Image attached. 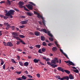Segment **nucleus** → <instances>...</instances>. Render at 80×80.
<instances>
[{"instance_id":"9","label":"nucleus","mask_w":80,"mask_h":80,"mask_svg":"<svg viewBox=\"0 0 80 80\" xmlns=\"http://www.w3.org/2000/svg\"><path fill=\"white\" fill-rule=\"evenodd\" d=\"M12 37L14 38H16V37H17V33L15 32H13L12 33Z\"/></svg>"},{"instance_id":"18","label":"nucleus","mask_w":80,"mask_h":80,"mask_svg":"<svg viewBox=\"0 0 80 80\" xmlns=\"http://www.w3.org/2000/svg\"><path fill=\"white\" fill-rule=\"evenodd\" d=\"M51 67H52V68H55V67H57V65L56 64H52L51 65Z\"/></svg>"},{"instance_id":"62","label":"nucleus","mask_w":80,"mask_h":80,"mask_svg":"<svg viewBox=\"0 0 80 80\" xmlns=\"http://www.w3.org/2000/svg\"><path fill=\"white\" fill-rule=\"evenodd\" d=\"M3 15L0 14V17H1V18H3Z\"/></svg>"},{"instance_id":"22","label":"nucleus","mask_w":80,"mask_h":80,"mask_svg":"<svg viewBox=\"0 0 80 80\" xmlns=\"http://www.w3.org/2000/svg\"><path fill=\"white\" fill-rule=\"evenodd\" d=\"M64 72H65L66 73H68V74H69V73H70V72L69 71L66 70H64Z\"/></svg>"},{"instance_id":"8","label":"nucleus","mask_w":80,"mask_h":80,"mask_svg":"<svg viewBox=\"0 0 80 80\" xmlns=\"http://www.w3.org/2000/svg\"><path fill=\"white\" fill-rule=\"evenodd\" d=\"M60 52H62V53L66 56V57H67V58H68V56H67V54H66L65 52H63V50L62 49H60Z\"/></svg>"},{"instance_id":"30","label":"nucleus","mask_w":80,"mask_h":80,"mask_svg":"<svg viewBox=\"0 0 80 80\" xmlns=\"http://www.w3.org/2000/svg\"><path fill=\"white\" fill-rule=\"evenodd\" d=\"M20 42H21V43H22V44H23L24 45L25 44V42H24L22 40L20 39Z\"/></svg>"},{"instance_id":"48","label":"nucleus","mask_w":80,"mask_h":80,"mask_svg":"<svg viewBox=\"0 0 80 80\" xmlns=\"http://www.w3.org/2000/svg\"><path fill=\"white\" fill-rule=\"evenodd\" d=\"M11 27V28L13 30L15 29V27L14 26Z\"/></svg>"},{"instance_id":"50","label":"nucleus","mask_w":80,"mask_h":80,"mask_svg":"<svg viewBox=\"0 0 80 80\" xmlns=\"http://www.w3.org/2000/svg\"><path fill=\"white\" fill-rule=\"evenodd\" d=\"M17 58L18 60H20V56H17Z\"/></svg>"},{"instance_id":"44","label":"nucleus","mask_w":80,"mask_h":80,"mask_svg":"<svg viewBox=\"0 0 80 80\" xmlns=\"http://www.w3.org/2000/svg\"><path fill=\"white\" fill-rule=\"evenodd\" d=\"M3 43L5 46H7V43L5 42H3Z\"/></svg>"},{"instance_id":"20","label":"nucleus","mask_w":80,"mask_h":80,"mask_svg":"<svg viewBox=\"0 0 80 80\" xmlns=\"http://www.w3.org/2000/svg\"><path fill=\"white\" fill-rule=\"evenodd\" d=\"M15 73H16L17 74H18V75H19V74H20L21 73H22V71H15Z\"/></svg>"},{"instance_id":"17","label":"nucleus","mask_w":80,"mask_h":80,"mask_svg":"<svg viewBox=\"0 0 80 80\" xmlns=\"http://www.w3.org/2000/svg\"><path fill=\"white\" fill-rule=\"evenodd\" d=\"M21 78L22 80H26L27 79V77L24 75H23Z\"/></svg>"},{"instance_id":"12","label":"nucleus","mask_w":80,"mask_h":80,"mask_svg":"<svg viewBox=\"0 0 80 80\" xmlns=\"http://www.w3.org/2000/svg\"><path fill=\"white\" fill-rule=\"evenodd\" d=\"M24 4V3L23 2H19V5L20 6H21V8H23V6L22 5H23Z\"/></svg>"},{"instance_id":"39","label":"nucleus","mask_w":80,"mask_h":80,"mask_svg":"<svg viewBox=\"0 0 80 80\" xmlns=\"http://www.w3.org/2000/svg\"><path fill=\"white\" fill-rule=\"evenodd\" d=\"M70 79H73V77L72 74H70Z\"/></svg>"},{"instance_id":"33","label":"nucleus","mask_w":80,"mask_h":80,"mask_svg":"<svg viewBox=\"0 0 80 80\" xmlns=\"http://www.w3.org/2000/svg\"><path fill=\"white\" fill-rule=\"evenodd\" d=\"M42 50L43 52H45V50H46L45 48H42Z\"/></svg>"},{"instance_id":"14","label":"nucleus","mask_w":80,"mask_h":80,"mask_svg":"<svg viewBox=\"0 0 80 80\" xmlns=\"http://www.w3.org/2000/svg\"><path fill=\"white\" fill-rule=\"evenodd\" d=\"M64 62L65 63H66L67 64V65H69V66H70V61H65Z\"/></svg>"},{"instance_id":"6","label":"nucleus","mask_w":80,"mask_h":80,"mask_svg":"<svg viewBox=\"0 0 80 80\" xmlns=\"http://www.w3.org/2000/svg\"><path fill=\"white\" fill-rule=\"evenodd\" d=\"M28 22V20H26L25 21H22L21 22V23H22V24H27V22Z\"/></svg>"},{"instance_id":"58","label":"nucleus","mask_w":80,"mask_h":80,"mask_svg":"<svg viewBox=\"0 0 80 80\" xmlns=\"http://www.w3.org/2000/svg\"><path fill=\"white\" fill-rule=\"evenodd\" d=\"M4 12H5V13H7V12H8V11H7V10H4Z\"/></svg>"},{"instance_id":"23","label":"nucleus","mask_w":80,"mask_h":80,"mask_svg":"<svg viewBox=\"0 0 80 80\" xmlns=\"http://www.w3.org/2000/svg\"><path fill=\"white\" fill-rule=\"evenodd\" d=\"M7 27L6 28V30L8 29L9 28L11 27H10V25H9V24H8L7 25Z\"/></svg>"},{"instance_id":"3","label":"nucleus","mask_w":80,"mask_h":80,"mask_svg":"<svg viewBox=\"0 0 80 80\" xmlns=\"http://www.w3.org/2000/svg\"><path fill=\"white\" fill-rule=\"evenodd\" d=\"M42 31L43 32H44L45 33H47L48 32V35L49 36H50L51 37H53V35L50 33V32L48 31V32L47 31V30L45 29H42Z\"/></svg>"},{"instance_id":"57","label":"nucleus","mask_w":80,"mask_h":80,"mask_svg":"<svg viewBox=\"0 0 80 80\" xmlns=\"http://www.w3.org/2000/svg\"><path fill=\"white\" fill-rule=\"evenodd\" d=\"M29 3L32 4V5H35L34 3H33L32 2H29Z\"/></svg>"},{"instance_id":"34","label":"nucleus","mask_w":80,"mask_h":80,"mask_svg":"<svg viewBox=\"0 0 80 80\" xmlns=\"http://www.w3.org/2000/svg\"><path fill=\"white\" fill-rule=\"evenodd\" d=\"M25 26L24 25L20 26L19 27V28H23Z\"/></svg>"},{"instance_id":"29","label":"nucleus","mask_w":80,"mask_h":80,"mask_svg":"<svg viewBox=\"0 0 80 80\" xmlns=\"http://www.w3.org/2000/svg\"><path fill=\"white\" fill-rule=\"evenodd\" d=\"M73 72L75 73H78V69H75L73 70Z\"/></svg>"},{"instance_id":"63","label":"nucleus","mask_w":80,"mask_h":80,"mask_svg":"<svg viewBox=\"0 0 80 80\" xmlns=\"http://www.w3.org/2000/svg\"><path fill=\"white\" fill-rule=\"evenodd\" d=\"M29 48H30V49H31V50H32V49H33V48L32 47H29Z\"/></svg>"},{"instance_id":"16","label":"nucleus","mask_w":80,"mask_h":80,"mask_svg":"<svg viewBox=\"0 0 80 80\" xmlns=\"http://www.w3.org/2000/svg\"><path fill=\"white\" fill-rule=\"evenodd\" d=\"M35 35L38 36V35H40V32H35Z\"/></svg>"},{"instance_id":"37","label":"nucleus","mask_w":80,"mask_h":80,"mask_svg":"<svg viewBox=\"0 0 80 80\" xmlns=\"http://www.w3.org/2000/svg\"><path fill=\"white\" fill-rule=\"evenodd\" d=\"M36 75L38 78H40V74L39 73L37 74Z\"/></svg>"},{"instance_id":"1","label":"nucleus","mask_w":80,"mask_h":80,"mask_svg":"<svg viewBox=\"0 0 80 80\" xmlns=\"http://www.w3.org/2000/svg\"><path fill=\"white\" fill-rule=\"evenodd\" d=\"M34 14H35V15H37L38 17V18H42V23H43V24H44V25H45V20H44V18H43L42 16L41 15H40V13H39L38 12H36L35 11H34Z\"/></svg>"},{"instance_id":"32","label":"nucleus","mask_w":80,"mask_h":80,"mask_svg":"<svg viewBox=\"0 0 80 80\" xmlns=\"http://www.w3.org/2000/svg\"><path fill=\"white\" fill-rule=\"evenodd\" d=\"M40 45H37L35 46L36 47H37V48H40Z\"/></svg>"},{"instance_id":"35","label":"nucleus","mask_w":80,"mask_h":80,"mask_svg":"<svg viewBox=\"0 0 80 80\" xmlns=\"http://www.w3.org/2000/svg\"><path fill=\"white\" fill-rule=\"evenodd\" d=\"M19 37L21 38H25V36L23 35H19Z\"/></svg>"},{"instance_id":"7","label":"nucleus","mask_w":80,"mask_h":80,"mask_svg":"<svg viewBox=\"0 0 80 80\" xmlns=\"http://www.w3.org/2000/svg\"><path fill=\"white\" fill-rule=\"evenodd\" d=\"M9 47H13V44L11 42H7V46Z\"/></svg>"},{"instance_id":"11","label":"nucleus","mask_w":80,"mask_h":80,"mask_svg":"<svg viewBox=\"0 0 80 80\" xmlns=\"http://www.w3.org/2000/svg\"><path fill=\"white\" fill-rule=\"evenodd\" d=\"M26 14H27V15H28V16H32V15H33V13L30 12H27Z\"/></svg>"},{"instance_id":"38","label":"nucleus","mask_w":80,"mask_h":80,"mask_svg":"<svg viewBox=\"0 0 80 80\" xmlns=\"http://www.w3.org/2000/svg\"><path fill=\"white\" fill-rule=\"evenodd\" d=\"M42 45L43 46H47V44H46V43L45 42H43L42 43Z\"/></svg>"},{"instance_id":"51","label":"nucleus","mask_w":80,"mask_h":80,"mask_svg":"<svg viewBox=\"0 0 80 80\" xmlns=\"http://www.w3.org/2000/svg\"><path fill=\"white\" fill-rule=\"evenodd\" d=\"M15 38L16 40H20V38L18 37H16V38Z\"/></svg>"},{"instance_id":"27","label":"nucleus","mask_w":80,"mask_h":80,"mask_svg":"<svg viewBox=\"0 0 80 80\" xmlns=\"http://www.w3.org/2000/svg\"><path fill=\"white\" fill-rule=\"evenodd\" d=\"M19 63L21 66H23V62H22L19 61Z\"/></svg>"},{"instance_id":"28","label":"nucleus","mask_w":80,"mask_h":80,"mask_svg":"<svg viewBox=\"0 0 80 80\" xmlns=\"http://www.w3.org/2000/svg\"><path fill=\"white\" fill-rule=\"evenodd\" d=\"M7 3L9 5H10V4H11L9 0H7Z\"/></svg>"},{"instance_id":"47","label":"nucleus","mask_w":80,"mask_h":80,"mask_svg":"<svg viewBox=\"0 0 80 80\" xmlns=\"http://www.w3.org/2000/svg\"><path fill=\"white\" fill-rule=\"evenodd\" d=\"M50 59L49 58H48L46 59V61H47V62H48V61H50Z\"/></svg>"},{"instance_id":"42","label":"nucleus","mask_w":80,"mask_h":80,"mask_svg":"<svg viewBox=\"0 0 80 80\" xmlns=\"http://www.w3.org/2000/svg\"><path fill=\"white\" fill-rule=\"evenodd\" d=\"M56 78H58L59 80H60V77L59 76H56Z\"/></svg>"},{"instance_id":"36","label":"nucleus","mask_w":80,"mask_h":80,"mask_svg":"<svg viewBox=\"0 0 80 80\" xmlns=\"http://www.w3.org/2000/svg\"><path fill=\"white\" fill-rule=\"evenodd\" d=\"M12 62H13V63H16V62H15V60L13 59H12L11 60Z\"/></svg>"},{"instance_id":"55","label":"nucleus","mask_w":80,"mask_h":80,"mask_svg":"<svg viewBox=\"0 0 80 80\" xmlns=\"http://www.w3.org/2000/svg\"><path fill=\"white\" fill-rule=\"evenodd\" d=\"M10 69H11V70H14V68L13 67H11V68H10Z\"/></svg>"},{"instance_id":"25","label":"nucleus","mask_w":80,"mask_h":80,"mask_svg":"<svg viewBox=\"0 0 80 80\" xmlns=\"http://www.w3.org/2000/svg\"><path fill=\"white\" fill-rule=\"evenodd\" d=\"M63 77L64 79H66V80H68V79H69V78H68V76H65Z\"/></svg>"},{"instance_id":"26","label":"nucleus","mask_w":80,"mask_h":80,"mask_svg":"<svg viewBox=\"0 0 80 80\" xmlns=\"http://www.w3.org/2000/svg\"><path fill=\"white\" fill-rule=\"evenodd\" d=\"M55 43H56V45H57V47H58V48H60V45H59L57 43V42L55 41Z\"/></svg>"},{"instance_id":"52","label":"nucleus","mask_w":80,"mask_h":80,"mask_svg":"<svg viewBox=\"0 0 80 80\" xmlns=\"http://www.w3.org/2000/svg\"><path fill=\"white\" fill-rule=\"evenodd\" d=\"M3 3H5V2L4 1H1V2H0V3H1V4Z\"/></svg>"},{"instance_id":"43","label":"nucleus","mask_w":80,"mask_h":80,"mask_svg":"<svg viewBox=\"0 0 80 80\" xmlns=\"http://www.w3.org/2000/svg\"><path fill=\"white\" fill-rule=\"evenodd\" d=\"M38 52L40 53H42V50H41V49H40L38 50Z\"/></svg>"},{"instance_id":"61","label":"nucleus","mask_w":80,"mask_h":80,"mask_svg":"<svg viewBox=\"0 0 80 80\" xmlns=\"http://www.w3.org/2000/svg\"><path fill=\"white\" fill-rule=\"evenodd\" d=\"M17 80H22V78H17Z\"/></svg>"},{"instance_id":"5","label":"nucleus","mask_w":80,"mask_h":80,"mask_svg":"<svg viewBox=\"0 0 80 80\" xmlns=\"http://www.w3.org/2000/svg\"><path fill=\"white\" fill-rule=\"evenodd\" d=\"M29 10H33V6L31 4H28L27 6Z\"/></svg>"},{"instance_id":"59","label":"nucleus","mask_w":80,"mask_h":80,"mask_svg":"<svg viewBox=\"0 0 80 80\" xmlns=\"http://www.w3.org/2000/svg\"><path fill=\"white\" fill-rule=\"evenodd\" d=\"M16 44L17 45H19L20 44V42L17 41Z\"/></svg>"},{"instance_id":"49","label":"nucleus","mask_w":80,"mask_h":80,"mask_svg":"<svg viewBox=\"0 0 80 80\" xmlns=\"http://www.w3.org/2000/svg\"><path fill=\"white\" fill-rule=\"evenodd\" d=\"M48 45L49 47H51V46H52V43H49L48 44Z\"/></svg>"},{"instance_id":"45","label":"nucleus","mask_w":80,"mask_h":80,"mask_svg":"<svg viewBox=\"0 0 80 80\" xmlns=\"http://www.w3.org/2000/svg\"><path fill=\"white\" fill-rule=\"evenodd\" d=\"M49 39L51 41H53V39L52 38H49Z\"/></svg>"},{"instance_id":"60","label":"nucleus","mask_w":80,"mask_h":80,"mask_svg":"<svg viewBox=\"0 0 80 80\" xmlns=\"http://www.w3.org/2000/svg\"><path fill=\"white\" fill-rule=\"evenodd\" d=\"M21 17L22 18H25V16H22Z\"/></svg>"},{"instance_id":"40","label":"nucleus","mask_w":80,"mask_h":80,"mask_svg":"<svg viewBox=\"0 0 80 80\" xmlns=\"http://www.w3.org/2000/svg\"><path fill=\"white\" fill-rule=\"evenodd\" d=\"M47 64H48V65H50L51 66L52 65V63L50 62H47Z\"/></svg>"},{"instance_id":"64","label":"nucleus","mask_w":80,"mask_h":80,"mask_svg":"<svg viewBox=\"0 0 80 80\" xmlns=\"http://www.w3.org/2000/svg\"><path fill=\"white\" fill-rule=\"evenodd\" d=\"M72 68L73 69H77V68L74 67H72Z\"/></svg>"},{"instance_id":"13","label":"nucleus","mask_w":80,"mask_h":80,"mask_svg":"<svg viewBox=\"0 0 80 80\" xmlns=\"http://www.w3.org/2000/svg\"><path fill=\"white\" fill-rule=\"evenodd\" d=\"M40 61V59H37L36 58L33 60V62L34 63H38Z\"/></svg>"},{"instance_id":"56","label":"nucleus","mask_w":80,"mask_h":80,"mask_svg":"<svg viewBox=\"0 0 80 80\" xmlns=\"http://www.w3.org/2000/svg\"><path fill=\"white\" fill-rule=\"evenodd\" d=\"M24 10L26 11H28V12H29V10H28V9H27L26 8H24Z\"/></svg>"},{"instance_id":"46","label":"nucleus","mask_w":80,"mask_h":80,"mask_svg":"<svg viewBox=\"0 0 80 80\" xmlns=\"http://www.w3.org/2000/svg\"><path fill=\"white\" fill-rule=\"evenodd\" d=\"M28 77H29V78H32V76L30 75H28Z\"/></svg>"},{"instance_id":"4","label":"nucleus","mask_w":80,"mask_h":80,"mask_svg":"<svg viewBox=\"0 0 80 80\" xmlns=\"http://www.w3.org/2000/svg\"><path fill=\"white\" fill-rule=\"evenodd\" d=\"M56 62L58 63V61L57 59V58H55L54 60H52L51 61V63H54V64H56Z\"/></svg>"},{"instance_id":"24","label":"nucleus","mask_w":80,"mask_h":80,"mask_svg":"<svg viewBox=\"0 0 80 80\" xmlns=\"http://www.w3.org/2000/svg\"><path fill=\"white\" fill-rule=\"evenodd\" d=\"M0 60L1 61V64L2 65H3V63H4V61H3V59H0Z\"/></svg>"},{"instance_id":"2","label":"nucleus","mask_w":80,"mask_h":80,"mask_svg":"<svg viewBox=\"0 0 80 80\" xmlns=\"http://www.w3.org/2000/svg\"><path fill=\"white\" fill-rule=\"evenodd\" d=\"M15 12V11L13 10H10L9 11H8L7 13H6L5 14L6 16H10L11 15H13L14 13Z\"/></svg>"},{"instance_id":"31","label":"nucleus","mask_w":80,"mask_h":80,"mask_svg":"<svg viewBox=\"0 0 80 80\" xmlns=\"http://www.w3.org/2000/svg\"><path fill=\"white\" fill-rule=\"evenodd\" d=\"M70 65H72V66H75V64L73 63V62H72V61H70Z\"/></svg>"},{"instance_id":"41","label":"nucleus","mask_w":80,"mask_h":80,"mask_svg":"<svg viewBox=\"0 0 80 80\" xmlns=\"http://www.w3.org/2000/svg\"><path fill=\"white\" fill-rule=\"evenodd\" d=\"M8 24V22H5L4 23V25L5 26H7Z\"/></svg>"},{"instance_id":"19","label":"nucleus","mask_w":80,"mask_h":80,"mask_svg":"<svg viewBox=\"0 0 80 80\" xmlns=\"http://www.w3.org/2000/svg\"><path fill=\"white\" fill-rule=\"evenodd\" d=\"M28 62H26L24 63V66H25L26 67H27L28 65Z\"/></svg>"},{"instance_id":"10","label":"nucleus","mask_w":80,"mask_h":80,"mask_svg":"<svg viewBox=\"0 0 80 80\" xmlns=\"http://www.w3.org/2000/svg\"><path fill=\"white\" fill-rule=\"evenodd\" d=\"M58 70H59V71H61L62 72H64V70H63V69L61 67H58Z\"/></svg>"},{"instance_id":"54","label":"nucleus","mask_w":80,"mask_h":80,"mask_svg":"<svg viewBox=\"0 0 80 80\" xmlns=\"http://www.w3.org/2000/svg\"><path fill=\"white\" fill-rule=\"evenodd\" d=\"M3 69H5V65L4 64L3 66Z\"/></svg>"},{"instance_id":"21","label":"nucleus","mask_w":80,"mask_h":80,"mask_svg":"<svg viewBox=\"0 0 80 80\" xmlns=\"http://www.w3.org/2000/svg\"><path fill=\"white\" fill-rule=\"evenodd\" d=\"M41 40H42V41H44L45 40V37L43 36H41Z\"/></svg>"},{"instance_id":"53","label":"nucleus","mask_w":80,"mask_h":80,"mask_svg":"<svg viewBox=\"0 0 80 80\" xmlns=\"http://www.w3.org/2000/svg\"><path fill=\"white\" fill-rule=\"evenodd\" d=\"M3 18L4 19H7L8 17H5V16H3Z\"/></svg>"},{"instance_id":"15","label":"nucleus","mask_w":80,"mask_h":80,"mask_svg":"<svg viewBox=\"0 0 80 80\" xmlns=\"http://www.w3.org/2000/svg\"><path fill=\"white\" fill-rule=\"evenodd\" d=\"M57 48H56V47H54L52 48V50L53 52H55L57 51Z\"/></svg>"}]
</instances>
